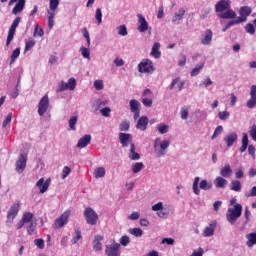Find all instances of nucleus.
<instances>
[{
  "label": "nucleus",
  "instance_id": "72a5a7b5",
  "mask_svg": "<svg viewBox=\"0 0 256 256\" xmlns=\"http://www.w3.org/2000/svg\"><path fill=\"white\" fill-rule=\"evenodd\" d=\"M128 233L134 237H143V230L141 228H130Z\"/></svg>",
  "mask_w": 256,
  "mask_h": 256
},
{
  "label": "nucleus",
  "instance_id": "20e7f679",
  "mask_svg": "<svg viewBox=\"0 0 256 256\" xmlns=\"http://www.w3.org/2000/svg\"><path fill=\"white\" fill-rule=\"evenodd\" d=\"M170 142L167 140H161L157 138L154 142V149L157 157H163L165 155V150L168 149Z\"/></svg>",
  "mask_w": 256,
  "mask_h": 256
},
{
  "label": "nucleus",
  "instance_id": "5fc2aeb1",
  "mask_svg": "<svg viewBox=\"0 0 256 256\" xmlns=\"http://www.w3.org/2000/svg\"><path fill=\"white\" fill-rule=\"evenodd\" d=\"M246 33H249L250 35H255V26L251 23H248L245 26Z\"/></svg>",
  "mask_w": 256,
  "mask_h": 256
},
{
  "label": "nucleus",
  "instance_id": "6e6552de",
  "mask_svg": "<svg viewBox=\"0 0 256 256\" xmlns=\"http://www.w3.org/2000/svg\"><path fill=\"white\" fill-rule=\"evenodd\" d=\"M139 73H153L155 71V66H153V61L150 59H144L138 64Z\"/></svg>",
  "mask_w": 256,
  "mask_h": 256
},
{
  "label": "nucleus",
  "instance_id": "2eb2a0df",
  "mask_svg": "<svg viewBox=\"0 0 256 256\" xmlns=\"http://www.w3.org/2000/svg\"><path fill=\"white\" fill-rule=\"evenodd\" d=\"M147 125H149V118L147 116H141L136 124V129L140 131H146Z\"/></svg>",
  "mask_w": 256,
  "mask_h": 256
},
{
  "label": "nucleus",
  "instance_id": "c03bdc74",
  "mask_svg": "<svg viewBox=\"0 0 256 256\" xmlns=\"http://www.w3.org/2000/svg\"><path fill=\"white\" fill-rule=\"evenodd\" d=\"M80 52H81V55L84 57V59H91V52L85 46H82L80 48Z\"/></svg>",
  "mask_w": 256,
  "mask_h": 256
},
{
  "label": "nucleus",
  "instance_id": "49530a36",
  "mask_svg": "<svg viewBox=\"0 0 256 256\" xmlns=\"http://www.w3.org/2000/svg\"><path fill=\"white\" fill-rule=\"evenodd\" d=\"M35 40L33 38L27 40L25 42V51H31V49H33V47H35Z\"/></svg>",
  "mask_w": 256,
  "mask_h": 256
},
{
  "label": "nucleus",
  "instance_id": "bb28decb",
  "mask_svg": "<svg viewBox=\"0 0 256 256\" xmlns=\"http://www.w3.org/2000/svg\"><path fill=\"white\" fill-rule=\"evenodd\" d=\"M239 23H245V19L236 18V20H232V21L228 22L225 25V27L222 29L223 33H225V31H227V29H230L231 27H233V25H239Z\"/></svg>",
  "mask_w": 256,
  "mask_h": 256
},
{
  "label": "nucleus",
  "instance_id": "f8f14e48",
  "mask_svg": "<svg viewBox=\"0 0 256 256\" xmlns=\"http://www.w3.org/2000/svg\"><path fill=\"white\" fill-rule=\"evenodd\" d=\"M139 107H141V103H139V101L136 99H132L130 101V111L134 113L135 121H137V119H139V115H141V109H139Z\"/></svg>",
  "mask_w": 256,
  "mask_h": 256
},
{
  "label": "nucleus",
  "instance_id": "ea45409f",
  "mask_svg": "<svg viewBox=\"0 0 256 256\" xmlns=\"http://www.w3.org/2000/svg\"><path fill=\"white\" fill-rule=\"evenodd\" d=\"M230 189L231 191H241V182L239 180H233Z\"/></svg>",
  "mask_w": 256,
  "mask_h": 256
},
{
  "label": "nucleus",
  "instance_id": "37998d69",
  "mask_svg": "<svg viewBox=\"0 0 256 256\" xmlns=\"http://www.w3.org/2000/svg\"><path fill=\"white\" fill-rule=\"evenodd\" d=\"M66 85L69 91H74L75 87H77V81L75 80V78H70Z\"/></svg>",
  "mask_w": 256,
  "mask_h": 256
},
{
  "label": "nucleus",
  "instance_id": "6ab92c4d",
  "mask_svg": "<svg viewBox=\"0 0 256 256\" xmlns=\"http://www.w3.org/2000/svg\"><path fill=\"white\" fill-rule=\"evenodd\" d=\"M215 227H217V222H212L203 231V237H213L215 235Z\"/></svg>",
  "mask_w": 256,
  "mask_h": 256
},
{
  "label": "nucleus",
  "instance_id": "5701e85b",
  "mask_svg": "<svg viewBox=\"0 0 256 256\" xmlns=\"http://www.w3.org/2000/svg\"><path fill=\"white\" fill-rule=\"evenodd\" d=\"M159 49H161V44L159 42H155L151 51V55L155 59H159V57H161V51H159Z\"/></svg>",
  "mask_w": 256,
  "mask_h": 256
},
{
  "label": "nucleus",
  "instance_id": "13d9d810",
  "mask_svg": "<svg viewBox=\"0 0 256 256\" xmlns=\"http://www.w3.org/2000/svg\"><path fill=\"white\" fill-rule=\"evenodd\" d=\"M34 243L38 249H45V240L43 239H35Z\"/></svg>",
  "mask_w": 256,
  "mask_h": 256
},
{
  "label": "nucleus",
  "instance_id": "f03ea898",
  "mask_svg": "<svg viewBox=\"0 0 256 256\" xmlns=\"http://www.w3.org/2000/svg\"><path fill=\"white\" fill-rule=\"evenodd\" d=\"M241 213H243V206L241 204L234 205V208L228 209V213L226 214L227 221L233 225L241 217Z\"/></svg>",
  "mask_w": 256,
  "mask_h": 256
},
{
  "label": "nucleus",
  "instance_id": "f257e3e1",
  "mask_svg": "<svg viewBox=\"0 0 256 256\" xmlns=\"http://www.w3.org/2000/svg\"><path fill=\"white\" fill-rule=\"evenodd\" d=\"M215 11L220 19H235L237 13L231 9V0H220L215 5Z\"/></svg>",
  "mask_w": 256,
  "mask_h": 256
},
{
  "label": "nucleus",
  "instance_id": "423d86ee",
  "mask_svg": "<svg viewBox=\"0 0 256 256\" xmlns=\"http://www.w3.org/2000/svg\"><path fill=\"white\" fill-rule=\"evenodd\" d=\"M69 217H71V211L66 210L59 218L54 221L53 229H63V226L69 223Z\"/></svg>",
  "mask_w": 256,
  "mask_h": 256
},
{
  "label": "nucleus",
  "instance_id": "c85d7f7f",
  "mask_svg": "<svg viewBox=\"0 0 256 256\" xmlns=\"http://www.w3.org/2000/svg\"><path fill=\"white\" fill-rule=\"evenodd\" d=\"M233 173V169H231V165L225 164V166L220 170V175L222 177H231V174Z\"/></svg>",
  "mask_w": 256,
  "mask_h": 256
},
{
  "label": "nucleus",
  "instance_id": "f704fd0d",
  "mask_svg": "<svg viewBox=\"0 0 256 256\" xmlns=\"http://www.w3.org/2000/svg\"><path fill=\"white\" fill-rule=\"evenodd\" d=\"M145 167V165L143 164V162H136L133 166H132V172L133 173H139L141 170H143Z\"/></svg>",
  "mask_w": 256,
  "mask_h": 256
},
{
  "label": "nucleus",
  "instance_id": "4468645a",
  "mask_svg": "<svg viewBox=\"0 0 256 256\" xmlns=\"http://www.w3.org/2000/svg\"><path fill=\"white\" fill-rule=\"evenodd\" d=\"M138 31L140 33H145V31H147L149 29V23L147 22V20L145 19V17L142 14H138Z\"/></svg>",
  "mask_w": 256,
  "mask_h": 256
},
{
  "label": "nucleus",
  "instance_id": "09e8293b",
  "mask_svg": "<svg viewBox=\"0 0 256 256\" xmlns=\"http://www.w3.org/2000/svg\"><path fill=\"white\" fill-rule=\"evenodd\" d=\"M32 219H33V213H31V212H26V213L23 214L21 220H22L24 223H31V220H32Z\"/></svg>",
  "mask_w": 256,
  "mask_h": 256
},
{
  "label": "nucleus",
  "instance_id": "a878e982",
  "mask_svg": "<svg viewBox=\"0 0 256 256\" xmlns=\"http://www.w3.org/2000/svg\"><path fill=\"white\" fill-rule=\"evenodd\" d=\"M129 159H131V161H139V159H141V155L135 152V144L130 145Z\"/></svg>",
  "mask_w": 256,
  "mask_h": 256
},
{
  "label": "nucleus",
  "instance_id": "e433bc0d",
  "mask_svg": "<svg viewBox=\"0 0 256 256\" xmlns=\"http://www.w3.org/2000/svg\"><path fill=\"white\" fill-rule=\"evenodd\" d=\"M213 187V184L211 182H208L207 180H202L200 182V189H203V191H209Z\"/></svg>",
  "mask_w": 256,
  "mask_h": 256
},
{
  "label": "nucleus",
  "instance_id": "473e14b6",
  "mask_svg": "<svg viewBox=\"0 0 256 256\" xmlns=\"http://www.w3.org/2000/svg\"><path fill=\"white\" fill-rule=\"evenodd\" d=\"M205 67V62L200 63L199 65H197L194 69H192L190 75L191 77H197V75H199L201 69H203Z\"/></svg>",
  "mask_w": 256,
  "mask_h": 256
},
{
  "label": "nucleus",
  "instance_id": "2f4dec72",
  "mask_svg": "<svg viewBox=\"0 0 256 256\" xmlns=\"http://www.w3.org/2000/svg\"><path fill=\"white\" fill-rule=\"evenodd\" d=\"M95 179H101V177H105V167H98L94 170Z\"/></svg>",
  "mask_w": 256,
  "mask_h": 256
},
{
  "label": "nucleus",
  "instance_id": "393cba45",
  "mask_svg": "<svg viewBox=\"0 0 256 256\" xmlns=\"http://www.w3.org/2000/svg\"><path fill=\"white\" fill-rule=\"evenodd\" d=\"M247 147H249V136L247 133H244L242 137V145L239 149L240 153H245L247 151Z\"/></svg>",
  "mask_w": 256,
  "mask_h": 256
},
{
  "label": "nucleus",
  "instance_id": "9b49d317",
  "mask_svg": "<svg viewBox=\"0 0 256 256\" xmlns=\"http://www.w3.org/2000/svg\"><path fill=\"white\" fill-rule=\"evenodd\" d=\"M27 167V154H21L16 162L17 173H23Z\"/></svg>",
  "mask_w": 256,
  "mask_h": 256
},
{
  "label": "nucleus",
  "instance_id": "680f3d73",
  "mask_svg": "<svg viewBox=\"0 0 256 256\" xmlns=\"http://www.w3.org/2000/svg\"><path fill=\"white\" fill-rule=\"evenodd\" d=\"M142 103L144 107H151V105H153V100L150 97H146L142 99Z\"/></svg>",
  "mask_w": 256,
  "mask_h": 256
},
{
  "label": "nucleus",
  "instance_id": "58836bf2",
  "mask_svg": "<svg viewBox=\"0 0 256 256\" xmlns=\"http://www.w3.org/2000/svg\"><path fill=\"white\" fill-rule=\"evenodd\" d=\"M19 55H21V49L20 48H16L12 52L10 65H13L15 63V61L19 57Z\"/></svg>",
  "mask_w": 256,
  "mask_h": 256
},
{
  "label": "nucleus",
  "instance_id": "69168bd1",
  "mask_svg": "<svg viewBox=\"0 0 256 256\" xmlns=\"http://www.w3.org/2000/svg\"><path fill=\"white\" fill-rule=\"evenodd\" d=\"M94 87H95V89H97V91H101L104 87L103 80H96L94 82Z\"/></svg>",
  "mask_w": 256,
  "mask_h": 256
},
{
  "label": "nucleus",
  "instance_id": "b1692460",
  "mask_svg": "<svg viewBox=\"0 0 256 256\" xmlns=\"http://www.w3.org/2000/svg\"><path fill=\"white\" fill-rule=\"evenodd\" d=\"M25 9V0H18L15 7L12 10L13 15H18V13H21Z\"/></svg>",
  "mask_w": 256,
  "mask_h": 256
},
{
  "label": "nucleus",
  "instance_id": "39448f33",
  "mask_svg": "<svg viewBox=\"0 0 256 256\" xmlns=\"http://www.w3.org/2000/svg\"><path fill=\"white\" fill-rule=\"evenodd\" d=\"M84 217H85L86 223H88V225H95L97 223V221H99V215L91 207H87L84 210Z\"/></svg>",
  "mask_w": 256,
  "mask_h": 256
},
{
  "label": "nucleus",
  "instance_id": "338daca9",
  "mask_svg": "<svg viewBox=\"0 0 256 256\" xmlns=\"http://www.w3.org/2000/svg\"><path fill=\"white\" fill-rule=\"evenodd\" d=\"M67 88V82L62 81L59 85H58V89L57 92L61 93L63 91H66Z\"/></svg>",
  "mask_w": 256,
  "mask_h": 256
},
{
  "label": "nucleus",
  "instance_id": "aec40b11",
  "mask_svg": "<svg viewBox=\"0 0 256 256\" xmlns=\"http://www.w3.org/2000/svg\"><path fill=\"white\" fill-rule=\"evenodd\" d=\"M239 17L237 19H244V22L247 21V17L251 15V8L248 6H243L240 8Z\"/></svg>",
  "mask_w": 256,
  "mask_h": 256
},
{
  "label": "nucleus",
  "instance_id": "4d7b16f0",
  "mask_svg": "<svg viewBox=\"0 0 256 256\" xmlns=\"http://www.w3.org/2000/svg\"><path fill=\"white\" fill-rule=\"evenodd\" d=\"M11 119H13V114L9 113L6 116L5 120L3 121V124H2L3 129H5V127H7V125H9L11 123Z\"/></svg>",
  "mask_w": 256,
  "mask_h": 256
},
{
  "label": "nucleus",
  "instance_id": "0eeeda50",
  "mask_svg": "<svg viewBox=\"0 0 256 256\" xmlns=\"http://www.w3.org/2000/svg\"><path fill=\"white\" fill-rule=\"evenodd\" d=\"M20 23H21V17H16L9 28L8 36L6 40V47H9V45H11V41H13L15 37V31H17V27H19Z\"/></svg>",
  "mask_w": 256,
  "mask_h": 256
},
{
  "label": "nucleus",
  "instance_id": "4c0bfd02",
  "mask_svg": "<svg viewBox=\"0 0 256 256\" xmlns=\"http://www.w3.org/2000/svg\"><path fill=\"white\" fill-rule=\"evenodd\" d=\"M37 225L33 222H30V225L27 227L28 235H36L37 234Z\"/></svg>",
  "mask_w": 256,
  "mask_h": 256
},
{
  "label": "nucleus",
  "instance_id": "de8ad7c7",
  "mask_svg": "<svg viewBox=\"0 0 256 256\" xmlns=\"http://www.w3.org/2000/svg\"><path fill=\"white\" fill-rule=\"evenodd\" d=\"M199 177H196L193 182V191L195 195H199L201 193V190H199Z\"/></svg>",
  "mask_w": 256,
  "mask_h": 256
},
{
  "label": "nucleus",
  "instance_id": "cd10ccee",
  "mask_svg": "<svg viewBox=\"0 0 256 256\" xmlns=\"http://www.w3.org/2000/svg\"><path fill=\"white\" fill-rule=\"evenodd\" d=\"M246 245L247 247H253V245H256V232H252L246 235Z\"/></svg>",
  "mask_w": 256,
  "mask_h": 256
},
{
  "label": "nucleus",
  "instance_id": "9d476101",
  "mask_svg": "<svg viewBox=\"0 0 256 256\" xmlns=\"http://www.w3.org/2000/svg\"><path fill=\"white\" fill-rule=\"evenodd\" d=\"M21 209V201H16L15 203L12 204L10 207V210L7 213V219H15L17 215H19V211Z\"/></svg>",
  "mask_w": 256,
  "mask_h": 256
},
{
  "label": "nucleus",
  "instance_id": "603ef678",
  "mask_svg": "<svg viewBox=\"0 0 256 256\" xmlns=\"http://www.w3.org/2000/svg\"><path fill=\"white\" fill-rule=\"evenodd\" d=\"M81 230L77 229L75 230V236L72 239L73 245L77 244V242L82 239Z\"/></svg>",
  "mask_w": 256,
  "mask_h": 256
},
{
  "label": "nucleus",
  "instance_id": "1a4fd4ad",
  "mask_svg": "<svg viewBox=\"0 0 256 256\" xmlns=\"http://www.w3.org/2000/svg\"><path fill=\"white\" fill-rule=\"evenodd\" d=\"M48 109H49V95L46 94L40 99L38 103V115H40V117H43V115L47 113Z\"/></svg>",
  "mask_w": 256,
  "mask_h": 256
},
{
  "label": "nucleus",
  "instance_id": "7ed1b4c3",
  "mask_svg": "<svg viewBox=\"0 0 256 256\" xmlns=\"http://www.w3.org/2000/svg\"><path fill=\"white\" fill-rule=\"evenodd\" d=\"M57 7H59V0H50L49 9L48 10V27L49 29H53L55 25V11H57Z\"/></svg>",
  "mask_w": 256,
  "mask_h": 256
},
{
  "label": "nucleus",
  "instance_id": "864d4df0",
  "mask_svg": "<svg viewBox=\"0 0 256 256\" xmlns=\"http://www.w3.org/2000/svg\"><path fill=\"white\" fill-rule=\"evenodd\" d=\"M118 35H121L122 37H125L127 35V26L125 25H120L118 28Z\"/></svg>",
  "mask_w": 256,
  "mask_h": 256
},
{
  "label": "nucleus",
  "instance_id": "f3484780",
  "mask_svg": "<svg viewBox=\"0 0 256 256\" xmlns=\"http://www.w3.org/2000/svg\"><path fill=\"white\" fill-rule=\"evenodd\" d=\"M90 143H91V135L86 134L79 139L77 143V147L78 149H85V147H87V145H89Z\"/></svg>",
  "mask_w": 256,
  "mask_h": 256
},
{
  "label": "nucleus",
  "instance_id": "c756f323",
  "mask_svg": "<svg viewBox=\"0 0 256 256\" xmlns=\"http://www.w3.org/2000/svg\"><path fill=\"white\" fill-rule=\"evenodd\" d=\"M36 187H39L40 193H45L49 189V184L45 182L44 178H41L37 183Z\"/></svg>",
  "mask_w": 256,
  "mask_h": 256
},
{
  "label": "nucleus",
  "instance_id": "79ce46f5",
  "mask_svg": "<svg viewBox=\"0 0 256 256\" xmlns=\"http://www.w3.org/2000/svg\"><path fill=\"white\" fill-rule=\"evenodd\" d=\"M184 15H185V9H180L179 12L176 13L172 19L173 23H176V21H181Z\"/></svg>",
  "mask_w": 256,
  "mask_h": 256
},
{
  "label": "nucleus",
  "instance_id": "e2e57ef3",
  "mask_svg": "<svg viewBox=\"0 0 256 256\" xmlns=\"http://www.w3.org/2000/svg\"><path fill=\"white\" fill-rule=\"evenodd\" d=\"M221 133H223V126H218V127L215 129V131H214V133H213L211 139H212V140L215 139L218 135H221Z\"/></svg>",
  "mask_w": 256,
  "mask_h": 256
},
{
  "label": "nucleus",
  "instance_id": "bf43d9fd",
  "mask_svg": "<svg viewBox=\"0 0 256 256\" xmlns=\"http://www.w3.org/2000/svg\"><path fill=\"white\" fill-rule=\"evenodd\" d=\"M255 105H256V97L251 96V98L247 101V107H248V109H253V107H255Z\"/></svg>",
  "mask_w": 256,
  "mask_h": 256
},
{
  "label": "nucleus",
  "instance_id": "3c124183",
  "mask_svg": "<svg viewBox=\"0 0 256 256\" xmlns=\"http://www.w3.org/2000/svg\"><path fill=\"white\" fill-rule=\"evenodd\" d=\"M159 133H161V135H165V133H169V126L166 124H160L157 127Z\"/></svg>",
  "mask_w": 256,
  "mask_h": 256
},
{
  "label": "nucleus",
  "instance_id": "774afa93",
  "mask_svg": "<svg viewBox=\"0 0 256 256\" xmlns=\"http://www.w3.org/2000/svg\"><path fill=\"white\" fill-rule=\"evenodd\" d=\"M205 251L203 248L199 247L197 251H194L190 256H203Z\"/></svg>",
  "mask_w": 256,
  "mask_h": 256
},
{
  "label": "nucleus",
  "instance_id": "0e129e2a",
  "mask_svg": "<svg viewBox=\"0 0 256 256\" xmlns=\"http://www.w3.org/2000/svg\"><path fill=\"white\" fill-rule=\"evenodd\" d=\"M69 173H71V168H69V166H65L62 170V179H67Z\"/></svg>",
  "mask_w": 256,
  "mask_h": 256
},
{
  "label": "nucleus",
  "instance_id": "6e6d98bb",
  "mask_svg": "<svg viewBox=\"0 0 256 256\" xmlns=\"http://www.w3.org/2000/svg\"><path fill=\"white\" fill-rule=\"evenodd\" d=\"M231 113H229L228 111H222L218 113V117L219 119H221V121H225L226 119H229Z\"/></svg>",
  "mask_w": 256,
  "mask_h": 256
},
{
  "label": "nucleus",
  "instance_id": "c9c22d12",
  "mask_svg": "<svg viewBox=\"0 0 256 256\" xmlns=\"http://www.w3.org/2000/svg\"><path fill=\"white\" fill-rule=\"evenodd\" d=\"M77 121H78V118L77 116H72L70 119H69V129L71 131H76L77 128L75 127V125H77Z\"/></svg>",
  "mask_w": 256,
  "mask_h": 256
},
{
  "label": "nucleus",
  "instance_id": "dca6fc26",
  "mask_svg": "<svg viewBox=\"0 0 256 256\" xmlns=\"http://www.w3.org/2000/svg\"><path fill=\"white\" fill-rule=\"evenodd\" d=\"M119 247H121L119 244L106 246V255L107 256H120L121 254L119 253Z\"/></svg>",
  "mask_w": 256,
  "mask_h": 256
},
{
  "label": "nucleus",
  "instance_id": "4be33fe9",
  "mask_svg": "<svg viewBox=\"0 0 256 256\" xmlns=\"http://www.w3.org/2000/svg\"><path fill=\"white\" fill-rule=\"evenodd\" d=\"M213 41V31L211 29L206 30L204 37L201 39L202 45H211Z\"/></svg>",
  "mask_w": 256,
  "mask_h": 256
},
{
  "label": "nucleus",
  "instance_id": "052dcab7",
  "mask_svg": "<svg viewBox=\"0 0 256 256\" xmlns=\"http://www.w3.org/2000/svg\"><path fill=\"white\" fill-rule=\"evenodd\" d=\"M100 113L103 117H110L111 116V108L105 107L100 110Z\"/></svg>",
  "mask_w": 256,
  "mask_h": 256
},
{
  "label": "nucleus",
  "instance_id": "412c9836",
  "mask_svg": "<svg viewBox=\"0 0 256 256\" xmlns=\"http://www.w3.org/2000/svg\"><path fill=\"white\" fill-rule=\"evenodd\" d=\"M101 241H103V236L96 235L94 237V240L92 243L94 251H101V249H103V244L101 243Z\"/></svg>",
  "mask_w": 256,
  "mask_h": 256
},
{
  "label": "nucleus",
  "instance_id": "a211bd4d",
  "mask_svg": "<svg viewBox=\"0 0 256 256\" xmlns=\"http://www.w3.org/2000/svg\"><path fill=\"white\" fill-rule=\"evenodd\" d=\"M238 138H239V136H237V133L233 132V133L226 135V137L224 138V141H225L227 147H233V143H236Z\"/></svg>",
  "mask_w": 256,
  "mask_h": 256
},
{
  "label": "nucleus",
  "instance_id": "ddd939ff",
  "mask_svg": "<svg viewBox=\"0 0 256 256\" xmlns=\"http://www.w3.org/2000/svg\"><path fill=\"white\" fill-rule=\"evenodd\" d=\"M119 141L122 147H127L128 145H133V136L129 133H119Z\"/></svg>",
  "mask_w": 256,
  "mask_h": 256
},
{
  "label": "nucleus",
  "instance_id": "8fccbe9b",
  "mask_svg": "<svg viewBox=\"0 0 256 256\" xmlns=\"http://www.w3.org/2000/svg\"><path fill=\"white\" fill-rule=\"evenodd\" d=\"M95 19H96L98 25L100 23H103V12L101 11L100 8L96 9Z\"/></svg>",
  "mask_w": 256,
  "mask_h": 256
},
{
  "label": "nucleus",
  "instance_id": "7c9ffc66",
  "mask_svg": "<svg viewBox=\"0 0 256 256\" xmlns=\"http://www.w3.org/2000/svg\"><path fill=\"white\" fill-rule=\"evenodd\" d=\"M214 183H215V187L225 189V186L227 185V180L219 176L214 180Z\"/></svg>",
  "mask_w": 256,
  "mask_h": 256
},
{
  "label": "nucleus",
  "instance_id": "a19ab883",
  "mask_svg": "<svg viewBox=\"0 0 256 256\" xmlns=\"http://www.w3.org/2000/svg\"><path fill=\"white\" fill-rule=\"evenodd\" d=\"M130 127H131V123L129 122V120H124L119 125L120 131H129Z\"/></svg>",
  "mask_w": 256,
  "mask_h": 256
},
{
  "label": "nucleus",
  "instance_id": "a18cd8bd",
  "mask_svg": "<svg viewBox=\"0 0 256 256\" xmlns=\"http://www.w3.org/2000/svg\"><path fill=\"white\" fill-rule=\"evenodd\" d=\"M43 35H45V32L42 30L41 27H39V25L36 24L33 37H43Z\"/></svg>",
  "mask_w": 256,
  "mask_h": 256
}]
</instances>
